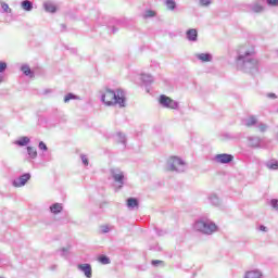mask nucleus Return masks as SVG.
I'll use <instances>...</instances> for the list:
<instances>
[{"label": "nucleus", "instance_id": "f257e3e1", "mask_svg": "<svg viewBox=\"0 0 278 278\" xmlns=\"http://www.w3.org/2000/svg\"><path fill=\"white\" fill-rule=\"evenodd\" d=\"M236 68L248 75L260 73V60L255 59V46L250 42L240 45L237 49Z\"/></svg>", "mask_w": 278, "mask_h": 278}, {"label": "nucleus", "instance_id": "f03ea898", "mask_svg": "<svg viewBox=\"0 0 278 278\" xmlns=\"http://www.w3.org/2000/svg\"><path fill=\"white\" fill-rule=\"evenodd\" d=\"M101 101L104 105L118 108H125V91L123 89H116L115 91L106 88L101 91Z\"/></svg>", "mask_w": 278, "mask_h": 278}, {"label": "nucleus", "instance_id": "7ed1b4c3", "mask_svg": "<svg viewBox=\"0 0 278 278\" xmlns=\"http://www.w3.org/2000/svg\"><path fill=\"white\" fill-rule=\"evenodd\" d=\"M193 229L203 236H212L218 231V226L212 219L201 217L194 222Z\"/></svg>", "mask_w": 278, "mask_h": 278}, {"label": "nucleus", "instance_id": "20e7f679", "mask_svg": "<svg viewBox=\"0 0 278 278\" xmlns=\"http://www.w3.org/2000/svg\"><path fill=\"white\" fill-rule=\"evenodd\" d=\"M186 161H182L181 157L172 156L167 160V170L172 173H186Z\"/></svg>", "mask_w": 278, "mask_h": 278}, {"label": "nucleus", "instance_id": "39448f33", "mask_svg": "<svg viewBox=\"0 0 278 278\" xmlns=\"http://www.w3.org/2000/svg\"><path fill=\"white\" fill-rule=\"evenodd\" d=\"M110 173L115 184H118V189L123 188L125 186V173L118 167L111 168Z\"/></svg>", "mask_w": 278, "mask_h": 278}, {"label": "nucleus", "instance_id": "423d86ee", "mask_svg": "<svg viewBox=\"0 0 278 278\" xmlns=\"http://www.w3.org/2000/svg\"><path fill=\"white\" fill-rule=\"evenodd\" d=\"M159 103L162 108H167L168 110H179V102L170 99L166 94L160 96Z\"/></svg>", "mask_w": 278, "mask_h": 278}, {"label": "nucleus", "instance_id": "0eeeda50", "mask_svg": "<svg viewBox=\"0 0 278 278\" xmlns=\"http://www.w3.org/2000/svg\"><path fill=\"white\" fill-rule=\"evenodd\" d=\"M29 179H31V174L26 173L14 179L12 184L14 188H23V186H25L29 181Z\"/></svg>", "mask_w": 278, "mask_h": 278}, {"label": "nucleus", "instance_id": "6e6552de", "mask_svg": "<svg viewBox=\"0 0 278 278\" xmlns=\"http://www.w3.org/2000/svg\"><path fill=\"white\" fill-rule=\"evenodd\" d=\"M215 162L218 164H229L230 162H233V155L231 154H217L215 156Z\"/></svg>", "mask_w": 278, "mask_h": 278}, {"label": "nucleus", "instance_id": "1a4fd4ad", "mask_svg": "<svg viewBox=\"0 0 278 278\" xmlns=\"http://www.w3.org/2000/svg\"><path fill=\"white\" fill-rule=\"evenodd\" d=\"M80 273H84L85 277L92 278V266L88 263L79 264L77 266Z\"/></svg>", "mask_w": 278, "mask_h": 278}, {"label": "nucleus", "instance_id": "9d476101", "mask_svg": "<svg viewBox=\"0 0 278 278\" xmlns=\"http://www.w3.org/2000/svg\"><path fill=\"white\" fill-rule=\"evenodd\" d=\"M243 125L245 127H255L257 125V116L251 115L243 119Z\"/></svg>", "mask_w": 278, "mask_h": 278}, {"label": "nucleus", "instance_id": "9b49d317", "mask_svg": "<svg viewBox=\"0 0 278 278\" xmlns=\"http://www.w3.org/2000/svg\"><path fill=\"white\" fill-rule=\"evenodd\" d=\"M197 60H200V62H212L214 60V56L212 53H198L195 54Z\"/></svg>", "mask_w": 278, "mask_h": 278}, {"label": "nucleus", "instance_id": "f8f14e48", "mask_svg": "<svg viewBox=\"0 0 278 278\" xmlns=\"http://www.w3.org/2000/svg\"><path fill=\"white\" fill-rule=\"evenodd\" d=\"M249 146L253 149H260V144H262V139L260 137H249Z\"/></svg>", "mask_w": 278, "mask_h": 278}, {"label": "nucleus", "instance_id": "ddd939ff", "mask_svg": "<svg viewBox=\"0 0 278 278\" xmlns=\"http://www.w3.org/2000/svg\"><path fill=\"white\" fill-rule=\"evenodd\" d=\"M43 8H45L46 12H50V14H55V12H58V8L51 1H46L43 3Z\"/></svg>", "mask_w": 278, "mask_h": 278}, {"label": "nucleus", "instance_id": "4468645a", "mask_svg": "<svg viewBox=\"0 0 278 278\" xmlns=\"http://www.w3.org/2000/svg\"><path fill=\"white\" fill-rule=\"evenodd\" d=\"M22 10H25V12H31L34 10V3L29 0H24L21 2Z\"/></svg>", "mask_w": 278, "mask_h": 278}, {"label": "nucleus", "instance_id": "2eb2a0df", "mask_svg": "<svg viewBox=\"0 0 278 278\" xmlns=\"http://www.w3.org/2000/svg\"><path fill=\"white\" fill-rule=\"evenodd\" d=\"M265 166L268 170H278V161L276 159H271L265 163Z\"/></svg>", "mask_w": 278, "mask_h": 278}, {"label": "nucleus", "instance_id": "dca6fc26", "mask_svg": "<svg viewBox=\"0 0 278 278\" xmlns=\"http://www.w3.org/2000/svg\"><path fill=\"white\" fill-rule=\"evenodd\" d=\"M208 202L211 203V205H214L215 207H218V205H220V199L218 198V195L214 193L208 195Z\"/></svg>", "mask_w": 278, "mask_h": 278}, {"label": "nucleus", "instance_id": "f3484780", "mask_svg": "<svg viewBox=\"0 0 278 278\" xmlns=\"http://www.w3.org/2000/svg\"><path fill=\"white\" fill-rule=\"evenodd\" d=\"M138 199L136 198H128L127 199V207L128 210H135V207H138Z\"/></svg>", "mask_w": 278, "mask_h": 278}, {"label": "nucleus", "instance_id": "a211bd4d", "mask_svg": "<svg viewBox=\"0 0 278 278\" xmlns=\"http://www.w3.org/2000/svg\"><path fill=\"white\" fill-rule=\"evenodd\" d=\"M244 278H262V271L251 270L245 273Z\"/></svg>", "mask_w": 278, "mask_h": 278}, {"label": "nucleus", "instance_id": "6ab92c4d", "mask_svg": "<svg viewBox=\"0 0 278 278\" xmlns=\"http://www.w3.org/2000/svg\"><path fill=\"white\" fill-rule=\"evenodd\" d=\"M29 142V137H22L18 140H16L14 144H17V147H27Z\"/></svg>", "mask_w": 278, "mask_h": 278}, {"label": "nucleus", "instance_id": "aec40b11", "mask_svg": "<svg viewBox=\"0 0 278 278\" xmlns=\"http://www.w3.org/2000/svg\"><path fill=\"white\" fill-rule=\"evenodd\" d=\"M62 204L61 203H54L50 206V212L52 214H60L62 212Z\"/></svg>", "mask_w": 278, "mask_h": 278}, {"label": "nucleus", "instance_id": "412c9836", "mask_svg": "<svg viewBox=\"0 0 278 278\" xmlns=\"http://www.w3.org/2000/svg\"><path fill=\"white\" fill-rule=\"evenodd\" d=\"M141 81H143L146 84V86H149V85L153 84V77L150 74H142Z\"/></svg>", "mask_w": 278, "mask_h": 278}, {"label": "nucleus", "instance_id": "4be33fe9", "mask_svg": "<svg viewBox=\"0 0 278 278\" xmlns=\"http://www.w3.org/2000/svg\"><path fill=\"white\" fill-rule=\"evenodd\" d=\"M117 142H121V144H124L126 147L127 144V137L123 132H117L116 134Z\"/></svg>", "mask_w": 278, "mask_h": 278}, {"label": "nucleus", "instance_id": "5701e85b", "mask_svg": "<svg viewBox=\"0 0 278 278\" xmlns=\"http://www.w3.org/2000/svg\"><path fill=\"white\" fill-rule=\"evenodd\" d=\"M27 153L31 160H36V157H38V151H36V148L34 147H27Z\"/></svg>", "mask_w": 278, "mask_h": 278}, {"label": "nucleus", "instance_id": "b1692460", "mask_svg": "<svg viewBox=\"0 0 278 278\" xmlns=\"http://www.w3.org/2000/svg\"><path fill=\"white\" fill-rule=\"evenodd\" d=\"M256 127H257L258 131H261V134H264L265 131H268V124L257 122Z\"/></svg>", "mask_w": 278, "mask_h": 278}, {"label": "nucleus", "instance_id": "393cba45", "mask_svg": "<svg viewBox=\"0 0 278 278\" xmlns=\"http://www.w3.org/2000/svg\"><path fill=\"white\" fill-rule=\"evenodd\" d=\"M251 10H252V12L260 14V12L264 11V7L260 5L258 3H254L251 5Z\"/></svg>", "mask_w": 278, "mask_h": 278}, {"label": "nucleus", "instance_id": "a878e982", "mask_svg": "<svg viewBox=\"0 0 278 278\" xmlns=\"http://www.w3.org/2000/svg\"><path fill=\"white\" fill-rule=\"evenodd\" d=\"M113 229H114V227H112L110 225L100 226L101 233H110V231H112Z\"/></svg>", "mask_w": 278, "mask_h": 278}, {"label": "nucleus", "instance_id": "bb28decb", "mask_svg": "<svg viewBox=\"0 0 278 278\" xmlns=\"http://www.w3.org/2000/svg\"><path fill=\"white\" fill-rule=\"evenodd\" d=\"M21 71L26 75V77H29V75H33L31 68L29 65H22Z\"/></svg>", "mask_w": 278, "mask_h": 278}, {"label": "nucleus", "instance_id": "cd10ccee", "mask_svg": "<svg viewBox=\"0 0 278 278\" xmlns=\"http://www.w3.org/2000/svg\"><path fill=\"white\" fill-rule=\"evenodd\" d=\"M8 68V63L0 61V73H5V70ZM3 81V77L0 75V84Z\"/></svg>", "mask_w": 278, "mask_h": 278}, {"label": "nucleus", "instance_id": "c85d7f7f", "mask_svg": "<svg viewBox=\"0 0 278 278\" xmlns=\"http://www.w3.org/2000/svg\"><path fill=\"white\" fill-rule=\"evenodd\" d=\"M165 4L167 10H175V8H177V3H175V0H166Z\"/></svg>", "mask_w": 278, "mask_h": 278}, {"label": "nucleus", "instance_id": "c756f323", "mask_svg": "<svg viewBox=\"0 0 278 278\" xmlns=\"http://www.w3.org/2000/svg\"><path fill=\"white\" fill-rule=\"evenodd\" d=\"M1 8H2L3 12H5L7 14H12V9H10V5L8 3L2 2Z\"/></svg>", "mask_w": 278, "mask_h": 278}, {"label": "nucleus", "instance_id": "7c9ffc66", "mask_svg": "<svg viewBox=\"0 0 278 278\" xmlns=\"http://www.w3.org/2000/svg\"><path fill=\"white\" fill-rule=\"evenodd\" d=\"M73 99H77V96L73 93H67L64 98V103H68V101H73Z\"/></svg>", "mask_w": 278, "mask_h": 278}, {"label": "nucleus", "instance_id": "2f4dec72", "mask_svg": "<svg viewBox=\"0 0 278 278\" xmlns=\"http://www.w3.org/2000/svg\"><path fill=\"white\" fill-rule=\"evenodd\" d=\"M99 263L100 264H110V257H108V256H105V255H101L100 257H99Z\"/></svg>", "mask_w": 278, "mask_h": 278}, {"label": "nucleus", "instance_id": "473e14b6", "mask_svg": "<svg viewBox=\"0 0 278 278\" xmlns=\"http://www.w3.org/2000/svg\"><path fill=\"white\" fill-rule=\"evenodd\" d=\"M153 16H155V13L151 10L146 11L143 14V18H153Z\"/></svg>", "mask_w": 278, "mask_h": 278}, {"label": "nucleus", "instance_id": "72a5a7b5", "mask_svg": "<svg viewBox=\"0 0 278 278\" xmlns=\"http://www.w3.org/2000/svg\"><path fill=\"white\" fill-rule=\"evenodd\" d=\"M198 35H199V31H197L195 28H191L186 33V36H198Z\"/></svg>", "mask_w": 278, "mask_h": 278}, {"label": "nucleus", "instance_id": "f704fd0d", "mask_svg": "<svg viewBox=\"0 0 278 278\" xmlns=\"http://www.w3.org/2000/svg\"><path fill=\"white\" fill-rule=\"evenodd\" d=\"M200 4L203 8H208V5H212V0H200Z\"/></svg>", "mask_w": 278, "mask_h": 278}, {"label": "nucleus", "instance_id": "c9c22d12", "mask_svg": "<svg viewBox=\"0 0 278 278\" xmlns=\"http://www.w3.org/2000/svg\"><path fill=\"white\" fill-rule=\"evenodd\" d=\"M80 160L84 166H88L89 162H88V156L86 154H80Z\"/></svg>", "mask_w": 278, "mask_h": 278}, {"label": "nucleus", "instance_id": "e433bc0d", "mask_svg": "<svg viewBox=\"0 0 278 278\" xmlns=\"http://www.w3.org/2000/svg\"><path fill=\"white\" fill-rule=\"evenodd\" d=\"M39 149H40L41 151H48L49 148H47V143H46V142L40 141V142H39Z\"/></svg>", "mask_w": 278, "mask_h": 278}, {"label": "nucleus", "instance_id": "4c0bfd02", "mask_svg": "<svg viewBox=\"0 0 278 278\" xmlns=\"http://www.w3.org/2000/svg\"><path fill=\"white\" fill-rule=\"evenodd\" d=\"M268 5L276 8L278 5V0H267Z\"/></svg>", "mask_w": 278, "mask_h": 278}, {"label": "nucleus", "instance_id": "58836bf2", "mask_svg": "<svg viewBox=\"0 0 278 278\" xmlns=\"http://www.w3.org/2000/svg\"><path fill=\"white\" fill-rule=\"evenodd\" d=\"M187 40H189V42H197L198 37L197 36H187Z\"/></svg>", "mask_w": 278, "mask_h": 278}, {"label": "nucleus", "instance_id": "ea45409f", "mask_svg": "<svg viewBox=\"0 0 278 278\" xmlns=\"http://www.w3.org/2000/svg\"><path fill=\"white\" fill-rule=\"evenodd\" d=\"M61 255H62L63 257H66V255H68V248H63V249L61 250Z\"/></svg>", "mask_w": 278, "mask_h": 278}, {"label": "nucleus", "instance_id": "a19ab883", "mask_svg": "<svg viewBox=\"0 0 278 278\" xmlns=\"http://www.w3.org/2000/svg\"><path fill=\"white\" fill-rule=\"evenodd\" d=\"M258 230L260 231H268V228L266 227V226H264V225H261L260 227H258Z\"/></svg>", "mask_w": 278, "mask_h": 278}, {"label": "nucleus", "instance_id": "79ce46f5", "mask_svg": "<svg viewBox=\"0 0 278 278\" xmlns=\"http://www.w3.org/2000/svg\"><path fill=\"white\" fill-rule=\"evenodd\" d=\"M268 99H277V96L275 93H267Z\"/></svg>", "mask_w": 278, "mask_h": 278}, {"label": "nucleus", "instance_id": "37998d69", "mask_svg": "<svg viewBox=\"0 0 278 278\" xmlns=\"http://www.w3.org/2000/svg\"><path fill=\"white\" fill-rule=\"evenodd\" d=\"M157 264H162V261H157V260L152 261V266H157Z\"/></svg>", "mask_w": 278, "mask_h": 278}, {"label": "nucleus", "instance_id": "c03bdc74", "mask_svg": "<svg viewBox=\"0 0 278 278\" xmlns=\"http://www.w3.org/2000/svg\"><path fill=\"white\" fill-rule=\"evenodd\" d=\"M62 29H66V25L65 24H61Z\"/></svg>", "mask_w": 278, "mask_h": 278}, {"label": "nucleus", "instance_id": "a18cd8bd", "mask_svg": "<svg viewBox=\"0 0 278 278\" xmlns=\"http://www.w3.org/2000/svg\"><path fill=\"white\" fill-rule=\"evenodd\" d=\"M275 55L278 58V49L274 51Z\"/></svg>", "mask_w": 278, "mask_h": 278}]
</instances>
